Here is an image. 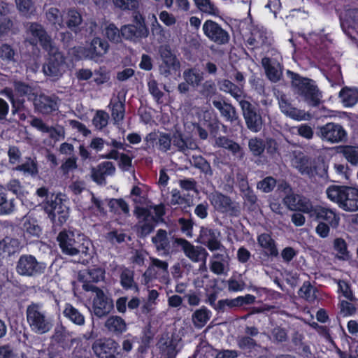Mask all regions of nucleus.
Here are the masks:
<instances>
[{"mask_svg": "<svg viewBox=\"0 0 358 358\" xmlns=\"http://www.w3.org/2000/svg\"><path fill=\"white\" fill-rule=\"evenodd\" d=\"M48 189L45 187L38 188L36 191L38 196L42 199L44 203V210L55 224L62 225L69 217V207L57 196H48Z\"/></svg>", "mask_w": 358, "mask_h": 358, "instance_id": "obj_1", "label": "nucleus"}, {"mask_svg": "<svg viewBox=\"0 0 358 358\" xmlns=\"http://www.w3.org/2000/svg\"><path fill=\"white\" fill-rule=\"evenodd\" d=\"M62 252L70 256L77 255L81 250L83 253L87 255L92 243L84 235L75 233L71 230H63L57 236Z\"/></svg>", "mask_w": 358, "mask_h": 358, "instance_id": "obj_2", "label": "nucleus"}, {"mask_svg": "<svg viewBox=\"0 0 358 358\" xmlns=\"http://www.w3.org/2000/svg\"><path fill=\"white\" fill-rule=\"evenodd\" d=\"M327 198L348 212L358 210V189L351 187L331 185L327 190Z\"/></svg>", "mask_w": 358, "mask_h": 358, "instance_id": "obj_3", "label": "nucleus"}, {"mask_svg": "<svg viewBox=\"0 0 358 358\" xmlns=\"http://www.w3.org/2000/svg\"><path fill=\"white\" fill-rule=\"evenodd\" d=\"M26 316L31 330L35 334H44L53 327L52 320L40 304L31 303L28 306Z\"/></svg>", "mask_w": 358, "mask_h": 358, "instance_id": "obj_4", "label": "nucleus"}, {"mask_svg": "<svg viewBox=\"0 0 358 358\" xmlns=\"http://www.w3.org/2000/svg\"><path fill=\"white\" fill-rule=\"evenodd\" d=\"M135 214L138 219V233L145 236L154 229L155 222L164 214V206H155L150 209L137 206Z\"/></svg>", "mask_w": 358, "mask_h": 358, "instance_id": "obj_5", "label": "nucleus"}, {"mask_svg": "<svg viewBox=\"0 0 358 358\" xmlns=\"http://www.w3.org/2000/svg\"><path fill=\"white\" fill-rule=\"evenodd\" d=\"M292 80V85L298 90V93L303 96L306 101L312 106H317L321 102L322 95L313 82L307 78H301L289 71H287Z\"/></svg>", "mask_w": 358, "mask_h": 358, "instance_id": "obj_6", "label": "nucleus"}, {"mask_svg": "<svg viewBox=\"0 0 358 358\" xmlns=\"http://www.w3.org/2000/svg\"><path fill=\"white\" fill-rule=\"evenodd\" d=\"M45 50L48 52V58L43 66V71L52 80L58 79L66 69L64 56L54 45Z\"/></svg>", "mask_w": 358, "mask_h": 358, "instance_id": "obj_7", "label": "nucleus"}, {"mask_svg": "<svg viewBox=\"0 0 358 358\" xmlns=\"http://www.w3.org/2000/svg\"><path fill=\"white\" fill-rule=\"evenodd\" d=\"M85 290H91L94 293L92 299V310L98 317H102L109 314L113 309L114 304L111 298L106 296L104 292L95 286L84 285Z\"/></svg>", "mask_w": 358, "mask_h": 358, "instance_id": "obj_8", "label": "nucleus"}, {"mask_svg": "<svg viewBox=\"0 0 358 358\" xmlns=\"http://www.w3.org/2000/svg\"><path fill=\"white\" fill-rule=\"evenodd\" d=\"M46 268V264L38 262L31 255H23L20 256L16 264L17 273L22 276L33 277L42 274Z\"/></svg>", "mask_w": 358, "mask_h": 358, "instance_id": "obj_9", "label": "nucleus"}, {"mask_svg": "<svg viewBox=\"0 0 358 358\" xmlns=\"http://www.w3.org/2000/svg\"><path fill=\"white\" fill-rule=\"evenodd\" d=\"M122 36L126 40L136 41L148 36V29L141 14L136 13L133 23L124 25L120 29Z\"/></svg>", "mask_w": 358, "mask_h": 358, "instance_id": "obj_10", "label": "nucleus"}, {"mask_svg": "<svg viewBox=\"0 0 358 358\" xmlns=\"http://www.w3.org/2000/svg\"><path fill=\"white\" fill-rule=\"evenodd\" d=\"M109 45L108 42L96 37L92 40L87 48H80L81 56L85 58L99 62L101 58L108 52Z\"/></svg>", "mask_w": 358, "mask_h": 358, "instance_id": "obj_11", "label": "nucleus"}, {"mask_svg": "<svg viewBox=\"0 0 358 358\" xmlns=\"http://www.w3.org/2000/svg\"><path fill=\"white\" fill-rule=\"evenodd\" d=\"M176 243L180 245L185 256L194 262H201L203 266H206L207 257L208 255L205 248L194 246L189 241L182 238H176Z\"/></svg>", "mask_w": 358, "mask_h": 358, "instance_id": "obj_12", "label": "nucleus"}, {"mask_svg": "<svg viewBox=\"0 0 358 358\" xmlns=\"http://www.w3.org/2000/svg\"><path fill=\"white\" fill-rule=\"evenodd\" d=\"M240 106L248 128L253 132L259 131L263 124L262 116L257 113L255 108L248 101H240Z\"/></svg>", "mask_w": 358, "mask_h": 358, "instance_id": "obj_13", "label": "nucleus"}, {"mask_svg": "<svg viewBox=\"0 0 358 358\" xmlns=\"http://www.w3.org/2000/svg\"><path fill=\"white\" fill-rule=\"evenodd\" d=\"M307 214L310 217L326 220L332 228H337L339 225L340 217L330 208L311 203Z\"/></svg>", "mask_w": 358, "mask_h": 358, "instance_id": "obj_14", "label": "nucleus"}, {"mask_svg": "<svg viewBox=\"0 0 358 358\" xmlns=\"http://www.w3.org/2000/svg\"><path fill=\"white\" fill-rule=\"evenodd\" d=\"M27 40L32 45L40 42L44 49L53 45L50 38L47 35L43 27L36 23H31L27 31Z\"/></svg>", "mask_w": 358, "mask_h": 358, "instance_id": "obj_15", "label": "nucleus"}, {"mask_svg": "<svg viewBox=\"0 0 358 358\" xmlns=\"http://www.w3.org/2000/svg\"><path fill=\"white\" fill-rule=\"evenodd\" d=\"M162 63L159 66L162 74L168 76L179 71L180 62L169 47H162L160 50Z\"/></svg>", "mask_w": 358, "mask_h": 358, "instance_id": "obj_16", "label": "nucleus"}, {"mask_svg": "<svg viewBox=\"0 0 358 358\" xmlns=\"http://www.w3.org/2000/svg\"><path fill=\"white\" fill-rule=\"evenodd\" d=\"M204 34L212 41L217 44L227 43L229 40L228 33L217 23L207 20L203 24Z\"/></svg>", "mask_w": 358, "mask_h": 358, "instance_id": "obj_17", "label": "nucleus"}, {"mask_svg": "<svg viewBox=\"0 0 358 358\" xmlns=\"http://www.w3.org/2000/svg\"><path fill=\"white\" fill-rule=\"evenodd\" d=\"M321 138L331 143L342 141L346 135L344 129L335 123H327L320 129Z\"/></svg>", "mask_w": 358, "mask_h": 358, "instance_id": "obj_18", "label": "nucleus"}, {"mask_svg": "<svg viewBox=\"0 0 358 358\" xmlns=\"http://www.w3.org/2000/svg\"><path fill=\"white\" fill-rule=\"evenodd\" d=\"M118 343L113 339H99L92 345V350L99 358H108L117 352Z\"/></svg>", "mask_w": 358, "mask_h": 358, "instance_id": "obj_19", "label": "nucleus"}, {"mask_svg": "<svg viewBox=\"0 0 358 358\" xmlns=\"http://www.w3.org/2000/svg\"><path fill=\"white\" fill-rule=\"evenodd\" d=\"M284 205L290 210L301 211L304 213L308 212L310 207L311 201L299 194L290 192L283 198Z\"/></svg>", "mask_w": 358, "mask_h": 358, "instance_id": "obj_20", "label": "nucleus"}, {"mask_svg": "<svg viewBox=\"0 0 358 358\" xmlns=\"http://www.w3.org/2000/svg\"><path fill=\"white\" fill-rule=\"evenodd\" d=\"M219 231L202 228L198 238L199 243L206 245L210 251L220 250L223 246L220 241Z\"/></svg>", "mask_w": 358, "mask_h": 358, "instance_id": "obj_21", "label": "nucleus"}, {"mask_svg": "<svg viewBox=\"0 0 358 358\" xmlns=\"http://www.w3.org/2000/svg\"><path fill=\"white\" fill-rule=\"evenodd\" d=\"M278 99L280 110L285 115L297 121L307 119L306 113L293 107L285 94L280 95Z\"/></svg>", "mask_w": 358, "mask_h": 358, "instance_id": "obj_22", "label": "nucleus"}, {"mask_svg": "<svg viewBox=\"0 0 358 358\" xmlns=\"http://www.w3.org/2000/svg\"><path fill=\"white\" fill-rule=\"evenodd\" d=\"M14 87V92L10 88H5L1 92V94L6 95L13 103L15 101V97H16L17 101L20 102L21 100H20L19 98L29 96L32 94V88L24 83L15 81Z\"/></svg>", "mask_w": 358, "mask_h": 358, "instance_id": "obj_23", "label": "nucleus"}, {"mask_svg": "<svg viewBox=\"0 0 358 358\" xmlns=\"http://www.w3.org/2000/svg\"><path fill=\"white\" fill-rule=\"evenodd\" d=\"M230 257L227 254H215L210 262V269L216 275L227 274Z\"/></svg>", "mask_w": 358, "mask_h": 358, "instance_id": "obj_24", "label": "nucleus"}, {"mask_svg": "<svg viewBox=\"0 0 358 358\" xmlns=\"http://www.w3.org/2000/svg\"><path fill=\"white\" fill-rule=\"evenodd\" d=\"M34 106L39 112L48 114L57 108V102L54 97L41 94L34 99Z\"/></svg>", "mask_w": 358, "mask_h": 358, "instance_id": "obj_25", "label": "nucleus"}, {"mask_svg": "<svg viewBox=\"0 0 358 358\" xmlns=\"http://www.w3.org/2000/svg\"><path fill=\"white\" fill-rule=\"evenodd\" d=\"M262 64L264 66L268 78L272 82L278 81L282 76V69L279 63L273 61L268 57L262 59Z\"/></svg>", "mask_w": 358, "mask_h": 358, "instance_id": "obj_26", "label": "nucleus"}, {"mask_svg": "<svg viewBox=\"0 0 358 358\" xmlns=\"http://www.w3.org/2000/svg\"><path fill=\"white\" fill-rule=\"evenodd\" d=\"M209 199L211 204L218 211L225 213L233 209V203L231 199L220 193H212L209 196Z\"/></svg>", "mask_w": 358, "mask_h": 358, "instance_id": "obj_27", "label": "nucleus"}, {"mask_svg": "<svg viewBox=\"0 0 358 358\" xmlns=\"http://www.w3.org/2000/svg\"><path fill=\"white\" fill-rule=\"evenodd\" d=\"M257 243L267 256L276 257L278 251L275 241L268 234H261L257 236Z\"/></svg>", "mask_w": 358, "mask_h": 358, "instance_id": "obj_28", "label": "nucleus"}, {"mask_svg": "<svg viewBox=\"0 0 358 358\" xmlns=\"http://www.w3.org/2000/svg\"><path fill=\"white\" fill-rule=\"evenodd\" d=\"M213 105L220 111L227 121L234 122L238 120L236 109L229 103L220 100H214Z\"/></svg>", "mask_w": 358, "mask_h": 358, "instance_id": "obj_29", "label": "nucleus"}, {"mask_svg": "<svg viewBox=\"0 0 358 358\" xmlns=\"http://www.w3.org/2000/svg\"><path fill=\"white\" fill-rule=\"evenodd\" d=\"M107 330L115 334H121L127 330L125 321L120 316L113 315L107 318L104 324Z\"/></svg>", "mask_w": 358, "mask_h": 358, "instance_id": "obj_30", "label": "nucleus"}, {"mask_svg": "<svg viewBox=\"0 0 358 358\" xmlns=\"http://www.w3.org/2000/svg\"><path fill=\"white\" fill-rule=\"evenodd\" d=\"M63 315L66 319L76 325L83 326L85 323L84 315L70 303L65 304Z\"/></svg>", "mask_w": 358, "mask_h": 358, "instance_id": "obj_31", "label": "nucleus"}, {"mask_svg": "<svg viewBox=\"0 0 358 358\" xmlns=\"http://www.w3.org/2000/svg\"><path fill=\"white\" fill-rule=\"evenodd\" d=\"M168 264L158 259H152V265L145 273L148 278H157L159 275L164 277L168 273Z\"/></svg>", "mask_w": 358, "mask_h": 358, "instance_id": "obj_32", "label": "nucleus"}, {"mask_svg": "<svg viewBox=\"0 0 358 358\" xmlns=\"http://www.w3.org/2000/svg\"><path fill=\"white\" fill-rule=\"evenodd\" d=\"M21 247L20 241L15 238L6 236L0 241V252L8 255L18 252Z\"/></svg>", "mask_w": 358, "mask_h": 358, "instance_id": "obj_33", "label": "nucleus"}, {"mask_svg": "<svg viewBox=\"0 0 358 358\" xmlns=\"http://www.w3.org/2000/svg\"><path fill=\"white\" fill-rule=\"evenodd\" d=\"M22 229L27 234L36 237H38L42 231L37 220L29 214L23 217Z\"/></svg>", "mask_w": 358, "mask_h": 358, "instance_id": "obj_34", "label": "nucleus"}, {"mask_svg": "<svg viewBox=\"0 0 358 358\" xmlns=\"http://www.w3.org/2000/svg\"><path fill=\"white\" fill-rule=\"evenodd\" d=\"M219 88L220 90L229 93L234 99L240 102L243 101L242 97L243 96V92L242 89L234 85L229 80H222L218 83Z\"/></svg>", "mask_w": 358, "mask_h": 358, "instance_id": "obj_35", "label": "nucleus"}, {"mask_svg": "<svg viewBox=\"0 0 358 358\" xmlns=\"http://www.w3.org/2000/svg\"><path fill=\"white\" fill-rule=\"evenodd\" d=\"M339 97L345 107H352L358 102V90L345 87L340 92Z\"/></svg>", "mask_w": 358, "mask_h": 358, "instance_id": "obj_36", "label": "nucleus"}, {"mask_svg": "<svg viewBox=\"0 0 358 358\" xmlns=\"http://www.w3.org/2000/svg\"><path fill=\"white\" fill-rule=\"evenodd\" d=\"M211 317V312L206 307L196 310L192 315V321L196 328L203 327Z\"/></svg>", "mask_w": 358, "mask_h": 358, "instance_id": "obj_37", "label": "nucleus"}, {"mask_svg": "<svg viewBox=\"0 0 358 358\" xmlns=\"http://www.w3.org/2000/svg\"><path fill=\"white\" fill-rule=\"evenodd\" d=\"M109 106L111 108L112 117L115 123L118 124L122 122L124 115V106L120 97L113 98Z\"/></svg>", "mask_w": 358, "mask_h": 358, "instance_id": "obj_38", "label": "nucleus"}, {"mask_svg": "<svg viewBox=\"0 0 358 358\" xmlns=\"http://www.w3.org/2000/svg\"><path fill=\"white\" fill-rule=\"evenodd\" d=\"M46 19L57 30L64 27L63 15L57 8H51L46 12Z\"/></svg>", "mask_w": 358, "mask_h": 358, "instance_id": "obj_39", "label": "nucleus"}, {"mask_svg": "<svg viewBox=\"0 0 358 358\" xmlns=\"http://www.w3.org/2000/svg\"><path fill=\"white\" fill-rule=\"evenodd\" d=\"M268 38L269 34L266 29L257 28L252 31L248 42L250 45L259 46L268 43Z\"/></svg>", "mask_w": 358, "mask_h": 358, "instance_id": "obj_40", "label": "nucleus"}, {"mask_svg": "<svg viewBox=\"0 0 358 358\" xmlns=\"http://www.w3.org/2000/svg\"><path fill=\"white\" fill-rule=\"evenodd\" d=\"M82 22L83 19L79 12L74 9L68 10L66 15V24L71 30L76 32Z\"/></svg>", "mask_w": 358, "mask_h": 358, "instance_id": "obj_41", "label": "nucleus"}, {"mask_svg": "<svg viewBox=\"0 0 358 358\" xmlns=\"http://www.w3.org/2000/svg\"><path fill=\"white\" fill-rule=\"evenodd\" d=\"M152 242L158 251L166 252L169 249V241L164 230H158L156 236L152 238Z\"/></svg>", "mask_w": 358, "mask_h": 358, "instance_id": "obj_42", "label": "nucleus"}, {"mask_svg": "<svg viewBox=\"0 0 358 358\" xmlns=\"http://www.w3.org/2000/svg\"><path fill=\"white\" fill-rule=\"evenodd\" d=\"M292 163L301 174L310 176L313 174L311 162L308 158L305 157L296 158Z\"/></svg>", "mask_w": 358, "mask_h": 358, "instance_id": "obj_43", "label": "nucleus"}, {"mask_svg": "<svg viewBox=\"0 0 358 358\" xmlns=\"http://www.w3.org/2000/svg\"><path fill=\"white\" fill-rule=\"evenodd\" d=\"M316 293V289L308 282H304L299 291V295L310 302L317 299V296Z\"/></svg>", "mask_w": 358, "mask_h": 358, "instance_id": "obj_44", "label": "nucleus"}, {"mask_svg": "<svg viewBox=\"0 0 358 358\" xmlns=\"http://www.w3.org/2000/svg\"><path fill=\"white\" fill-rule=\"evenodd\" d=\"M183 77L185 81L193 86H198L203 80V73L196 69H188L184 71Z\"/></svg>", "mask_w": 358, "mask_h": 358, "instance_id": "obj_45", "label": "nucleus"}, {"mask_svg": "<svg viewBox=\"0 0 358 358\" xmlns=\"http://www.w3.org/2000/svg\"><path fill=\"white\" fill-rule=\"evenodd\" d=\"M120 282L123 287L126 289H134L138 291V286L134 282L133 272L128 269H124L120 275Z\"/></svg>", "mask_w": 358, "mask_h": 358, "instance_id": "obj_46", "label": "nucleus"}, {"mask_svg": "<svg viewBox=\"0 0 358 358\" xmlns=\"http://www.w3.org/2000/svg\"><path fill=\"white\" fill-rule=\"evenodd\" d=\"M13 209V201L7 199L3 188L0 187V215L8 214L11 213Z\"/></svg>", "mask_w": 358, "mask_h": 358, "instance_id": "obj_47", "label": "nucleus"}, {"mask_svg": "<svg viewBox=\"0 0 358 358\" xmlns=\"http://www.w3.org/2000/svg\"><path fill=\"white\" fill-rule=\"evenodd\" d=\"M341 152L350 164L353 165L358 164V147L345 146L341 149Z\"/></svg>", "mask_w": 358, "mask_h": 358, "instance_id": "obj_48", "label": "nucleus"}, {"mask_svg": "<svg viewBox=\"0 0 358 358\" xmlns=\"http://www.w3.org/2000/svg\"><path fill=\"white\" fill-rule=\"evenodd\" d=\"M105 36L113 43H118L121 41V31L114 24L106 27Z\"/></svg>", "mask_w": 358, "mask_h": 358, "instance_id": "obj_49", "label": "nucleus"}, {"mask_svg": "<svg viewBox=\"0 0 358 358\" xmlns=\"http://www.w3.org/2000/svg\"><path fill=\"white\" fill-rule=\"evenodd\" d=\"M109 119L108 114L103 110H98L93 117L92 123L95 128L101 130L108 124Z\"/></svg>", "mask_w": 358, "mask_h": 358, "instance_id": "obj_50", "label": "nucleus"}, {"mask_svg": "<svg viewBox=\"0 0 358 358\" xmlns=\"http://www.w3.org/2000/svg\"><path fill=\"white\" fill-rule=\"evenodd\" d=\"M196 6L203 13L209 15H216L218 13L217 8L210 0H194Z\"/></svg>", "mask_w": 358, "mask_h": 358, "instance_id": "obj_51", "label": "nucleus"}, {"mask_svg": "<svg viewBox=\"0 0 358 358\" xmlns=\"http://www.w3.org/2000/svg\"><path fill=\"white\" fill-rule=\"evenodd\" d=\"M276 180L273 177L268 176L259 181L257 183V187L263 192H270L275 187Z\"/></svg>", "mask_w": 358, "mask_h": 358, "instance_id": "obj_52", "label": "nucleus"}, {"mask_svg": "<svg viewBox=\"0 0 358 358\" xmlns=\"http://www.w3.org/2000/svg\"><path fill=\"white\" fill-rule=\"evenodd\" d=\"M248 145L250 151L255 156L260 155L264 150V144L263 141L257 138L250 139L249 141Z\"/></svg>", "mask_w": 358, "mask_h": 358, "instance_id": "obj_53", "label": "nucleus"}, {"mask_svg": "<svg viewBox=\"0 0 358 358\" xmlns=\"http://www.w3.org/2000/svg\"><path fill=\"white\" fill-rule=\"evenodd\" d=\"M114 4L122 10H136L139 6L137 0H113Z\"/></svg>", "mask_w": 358, "mask_h": 358, "instance_id": "obj_54", "label": "nucleus"}, {"mask_svg": "<svg viewBox=\"0 0 358 358\" xmlns=\"http://www.w3.org/2000/svg\"><path fill=\"white\" fill-rule=\"evenodd\" d=\"M105 271L99 267H93L88 270L90 280L93 282H99L104 278Z\"/></svg>", "mask_w": 358, "mask_h": 358, "instance_id": "obj_55", "label": "nucleus"}, {"mask_svg": "<svg viewBox=\"0 0 358 358\" xmlns=\"http://www.w3.org/2000/svg\"><path fill=\"white\" fill-rule=\"evenodd\" d=\"M338 291L342 293L343 296L350 301L355 300V296L351 291L349 285L343 281L339 280L338 282Z\"/></svg>", "mask_w": 358, "mask_h": 358, "instance_id": "obj_56", "label": "nucleus"}, {"mask_svg": "<svg viewBox=\"0 0 358 358\" xmlns=\"http://www.w3.org/2000/svg\"><path fill=\"white\" fill-rule=\"evenodd\" d=\"M15 169L23 171L24 174L31 176L36 174L38 171L36 165L33 161L23 164L17 166Z\"/></svg>", "mask_w": 358, "mask_h": 358, "instance_id": "obj_57", "label": "nucleus"}, {"mask_svg": "<svg viewBox=\"0 0 358 358\" xmlns=\"http://www.w3.org/2000/svg\"><path fill=\"white\" fill-rule=\"evenodd\" d=\"M159 20L167 27H171L176 24V18L168 11L163 10L159 15Z\"/></svg>", "mask_w": 358, "mask_h": 358, "instance_id": "obj_58", "label": "nucleus"}, {"mask_svg": "<svg viewBox=\"0 0 358 358\" xmlns=\"http://www.w3.org/2000/svg\"><path fill=\"white\" fill-rule=\"evenodd\" d=\"M15 52L11 47L7 44L3 45L0 48V57L6 61L14 60Z\"/></svg>", "mask_w": 358, "mask_h": 358, "instance_id": "obj_59", "label": "nucleus"}, {"mask_svg": "<svg viewBox=\"0 0 358 358\" xmlns=\"http://www.w3.org/2000/svg\"><path fill=\"white\" fill-rule=\"evenodd\" d=\"M7 189L17 196H20L24 194L23 187L21 185L20 181L16 179L11 180L7 184Z\"/></svg>", "mask_w": 358, "mask_h": 358, "instance_id": "obj_60", "label": "nucleus"}, {"mask_svg": "<svg viewBox=\"0 0 358 358\" xmlns=\"http://www.w3.org/2000/svg\"><path fill=\"white\" fill-rule=\"evenodd\" d=\"M171 144L170 136L169 134H160L158 138V148L162 151H166L169 150Z\"/></svg>", "mask_w": 358, "mask_h": 358, "instance_id": "obj_61", "label": "nucleus"}, {"mask_svg": "<svg viewBox=\"0 0 358 358\" xmlns=\"http://www.w3.org/2000/svg\"><path fill=\"white\" fill-rule=\"evenodd\" d=\"M16 6L18 10L24 15H26L33 7L31 0H15Z\"/></svg>", "mask_w": 358, "mask_h": 358, "instance_id": "obj_62", "label": "nucleus"}, {"mask_svg": "<svg viewBox=\"0 0 358 358\" xmlns=\"http://www.w3.org/2000/svg\"><path fill=\"white\" fill-rule=\"evenodd\" d=\"M296 129L297 130L298 134L305 138L310 139L313 136V129L308 124H301Z\"/></svg>", "mask_w": 358, "mask_h": 358, "instance_id": "obj_63", "label": "nucleus"}, {"mask_svg": "<svg viewBox=\"0 0 358 358\" xmlns=\"http://www.w3.org/2000/svg\"><path fill=\"white\" fill-rule=\"evenodd\" d=\"M13 348L9 345L0 346V358H16Z\"/></svg>", "mask_w": 358, "mask_h": 358, "instance_id": "obj_64", "label": "nucleus"}]
</instances>
